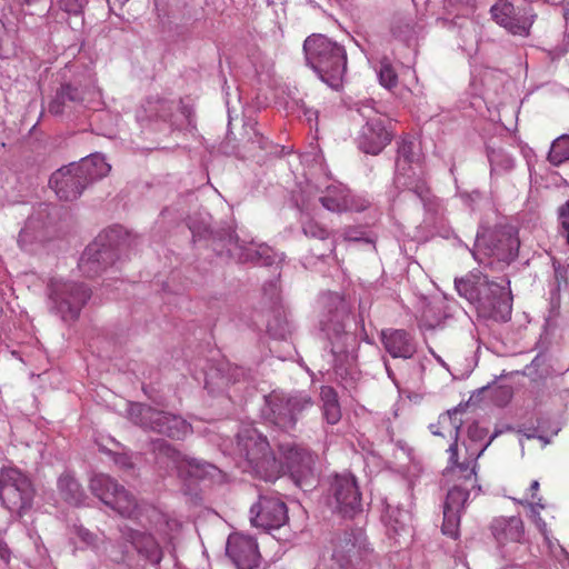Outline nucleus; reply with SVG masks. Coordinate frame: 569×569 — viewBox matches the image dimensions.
Returning <instances> with one entry per match:
<instances>
[{"label": "nucleus", "mask_w": 569, "mask_h": 569, "mask_svg": "<svg viewBox=\"0 0 569 569\" xmlns=\"http://www.w3.org/2000/svg\"><path fill=\"white\" fill-rule=\"evenodd\" d=\"M458 408L439 416L436 423L429 429L433 436H439L449 441L448 466L443 471L447 479L460 481L449 489L443 508L461 512L469 497V490L477 487L476 463L472 461L459 462L458 460V437L461 421L457 419Z\"/></svg>", "instance_id": "obj_1"}, {"label": "nucleus", "mask_w": 569, "mask_h": 569, "mask_svg": "<svg viewBox=\"0 0 569 569\" xmlns=\"http://www.w3.org/2000/svg\"><path fill=\"white\" fill-rule=\"evenodd\" d=\"M455 287L459 296L476 306L481 317L497 321L510 319L512 296L510 281L506 278L491 281L487 274L472 272L465 278L456 279Z\"/></svg>", "instance_id": "obj_2"}, {"label": "nucleus", "mask_w": 569, "mask_h": 569, "mask_svg": "<svg viewBox=\"0 0 569 569\" xmlns=\"http://www.w3.org/2000/svg\"><path fill=\"white\" fill-rule=\"evenodd\" d=\"M307 64L330 88L342 84L347 71L346 49L323 34H311L303 42Z\"/></svg>", "instance_id": "obj_3"}, {"label": "nucleus", "mask_w": 569, "mask_h": 569, "mask_svg": "<svg viewBox=\"0 0 569 569\" xmlns=\"http://www.w3.org/2000/svg\"><path fill=\"white\" fill-rule=\"evenodd\" d=\"M322 307L319 326L323 337L330 342L331 356H348L347 346L355 337L346 330V319L350 307L337 292H326L320 298Z\"/></svg>", "instance_id": "obj_4"}, {"label": "nucleus", "mask_w": 569, "mask_h": 569, "mask_svg": "<svg viewBox=\"0 0 569 569\" xmlns=\"http://www.w3.org/2000/svg\"><path fill=\"white\" fill-rule=\"evenodd\" d=\"M237 450L257 477L266 481H274L279 478L282 465L271 452L267 438L258 430L242 429L237 436Z\"/></svg>", "instance_id": "obj_5"}, {"label": "nucleus", "mask_w": 569, "mask_h": 569, "mask_svg": "<svg viewBox=\"0 0 569 569\" xmlns=\"http://www.w3.org/2000/svg\"><path fill=\"white\" fill-rule=\"evenodd\" d=\"M490 532L499 556L510 566H517L529 555L526 527L520 516L497 517L490 523Z\"/></svg>", "instance_id": "obj_6"}, {"label": "nucleus", "mask_w": 569, "mask_h": 569, "mask_svg": "<svg viewBox=\"0 0 569 569\" xmlns=\"http://www.w3.org/2000/svg\"><path fill=\"white\" fill-rule=\"evenodd\" d=\"M48 306L63 321H74L90 298L89 289L72 280L53 278L48 283Z\"/></svg>", "instance_id": "obj_7"}, {"label": "nucleus", "mask_w": 569, "mask_h": 569, "mask_svg": "<svg viewBox=\"0 0 569 569\" xmlns=\"http://www.w3.org/2000/svg\"><path fill=\"white\" fill-rule=\"evenodd\" d=\"M357 106L365 124L358 132L356 143L362 152L376 156L392 140V131L388 126L390 121L375 108L372 101H362Z\"/></svg>", "instance_id": "obj_8"}, {"label": "nucleus", "mask_w": 569, "mask_h": 569, "mask_svg": "<svg viewBox=\"0 0 569 569\" xmlns=\"http://www.w3.org/2000/svg\"><path fill=\"white\" fill-rule=\"evenodd\" d=\"M120 237V228H110L99 233L80 257V271L87 277H94L111 266L118 258Z\"/></svg>", "instance_id": "obj_9"}, {"label": "nucleus", "mask_w": 569, "mask_h": 569, "mask_svg": "<svg viewBox=\"0 0 569 569\" xmlns=\"http://www.w3.org/2000/svg\"><path fill=\"white\" fill-rule=\"evenodd\" d=\"M89 489L93 496L121 517L137 519L140 516L141 506L136 497L110 476L104 473L92 476L89 480Z\"/></svg>", "instance_id": "obj_10"}, {"label": "nucleus", "mask_w": 569, "mask_h": 569, "mask_svg": "<svg viewBox=\"0 0 569 569\" xmlns=\"http://www.w3.org/2000/svg\"><path fill=\"white\" fill-rule=\"evenodd\" d=\"M519 241L507 231H493L483 234H477L473 258L480 264L491 266L495 258L498 262L508 264L518 254Z\"/></svg>", "instance_id": "obj_11"}, {"label": "nucleus", "mask_w": 569, "mask_h": 569, "mask_svg": "<svg viewBox=\"0 0 569 569\" xmlns=\"http://www.w3.org/2000/svg\"><path fill=\"white\" fill-rule=\"evenodd\" d=\"M130 418L146 429L166 435L173 439H182L191 432V425L178 416L136 403L130 409Z\"/></svg>", "instance_id": "obj_12"}, {"label": "nucleus", "mask_w": 569, "mask_h": 569, "mask_svg": "<svg viewBox=\"0 0 569 569\" xmlns=\"http://www.w3.org/2000/svg\"><path fill=\"white\" fill-rule=\"evenodd\" d=\"M315 188L313 198L331 212H360L370 206V200L366 196L353 193L347 186L338 181L327 179Z\"/></svg>", "instance_id": "obj_13"}, {"label": "nucleus", "mask_w": 569, "mask_h": 569, "mask_svg": "<svg viewBox=\"0 0 569 569\" xmlns=\"http://www.w3.org/2000/svg\"><path fill=\"white\" fill-rule=\"evenodd\" d=\"M267 403L269 420L283 430L293 429L300 415L313 405L307 393L286 395L276 391L268 396Z\"/></svg>", "instance_id": "obj_14"}, {"label": "nucleus", "mask_w": 569, "mask_h": 569, "mask_svg": "<svg viewBox=\"0 0 569 569\" xmlns=\"http://www.w3.org/2000/svg\"><path fill=\"white\" fill-rule=\"evenodd\" d=\"M34 489L28 476L13 467L0 470V500L11 511L30 508Z\"/></svg>", "instance_id": "obj_15"}, {"label": "nucleus", "mask_w": 569, "mask_h": 569, "mask_svg": "<svg viewBox=\"0 0 569 569\" xmlns=\"http://www.w3.org/2000/svg\"><path fill=\"white\" fill-rule=\"evenodd\" d=\"M492 19L508 32L528 36L533 22L532 9L523 0H498L490 9Z\"/></svg>", "instance_id": "obj_16"}, {"label": "nucleus", "mask_w": 569, "mask_h": 569, "mask_svg": "<svg viewBox=\"0 0 569 569\" xmlns=\"http://www.w3.org/2000/svg\"><path fill=\"white\" fill-rule=\"evenodd\" d=\"M330 543L332 550L331 558L340 567H345L348 563H351L352 568L362 562L375 563L372 561V552L366 547L361 530L337 533Z\"/></svg>", "instance_id": "obj_17"}, {"label": "nucleus", "mask_w": 569, "mask_h": 569, "mask_svg": "<svg viewBox=\"0 0 569 569\" xmlns=\"http://www.w3.org/2000/svg\"><path fill=\"white\" fill-rule=\"evenodd\" d=\"M251 515L252 525L266 531L279 529L289 520L287 505L277 496H260Z\"/></svg>", "instance_id": "obj_18"}, {"label": "nucleus", "mask_w": 569, "mask_h": 569, "mask_svg": "<svg viewBox=\"0 0 569 569\" xmlns=\"http://www.w3.org/2000/svg\"><path fill=\"white\" fill-rule=\"evenodd\" d=\"M330 491L336 500L337 511L343 517L352 518L361 510V492L353 475H336Z\"/></svg>", "instance_id": "obj_19"}, {"label": "nucleus", "mask_w": 569, "mask_h": 569, "mask_svg": "<svg viewBox=\"0 0 569 569\" xmlns=\"http://www.w3.org/2000/svg\"><path fill=\"white\" fill-rule=\"evenodd\" d=\"M178 107L176 100L150 96L137 109L136 118L142 126L168 123L172 128L177 126L173 112Z\"/></svg>", "instance_id": "obj_20"}, {"label": "nucleus", "mask_w": 569, "mask_h": 569, "mask_svg": "<svg viewBox=\"0 0 569 569\" xmlns=\"http://www.w3.org/2000/svg\"><path fill=\"white\" fill-rule=\"evenodd\" d=\"M226 553L237 569H256L260 562L256 540L239 532L229 536Z\"/></svg>", "instance_id": "obj_21"}, {"label": "nucleus", "mask_w": 569, "mask_h": 569, "mask_svg": "<svg viewBox=\"0 0 569 569\" xmlns=\"http://www.w3.org/2000/svg\"><path fill=\"white\" fill-rule=\"evenodd\" d=\"M49 183L58 198L64 201L78 199L87 188L86 178L78 172L76 163L58 169L50 177Z\"/></svg>", "instance_id": "obj_22"}, {"label": "nucleus", "mask_w": 569, "mask_h": 569, "mask_svg": "<svg viewBox=\"0 0 569 569\" xmlns=\"http://www.w3.org/2000/svg\"><path fill=\"white\" fill-rule=\"evenodd\" d=\"M284 465L297 483L312 473L316 462V456L308 449L295 443L293 441L283 442L279 446Z\"/></svg>", "instance_id": "obj_23"}, {"label": "nucleus", "mask_w": 569, "mask_h": 569, "mask_svg": "<svg viewBox=\"0 0 569 569\" xmlns=\"http://www.w3.org/2000/svg\"><path fill=\"white\" fill-rule=\"evenodd\" d=\"M157 450L159 461H167L168 465L177 469L180 476L201 477L208 473L209 468H212L211 465L202 463L197 459L183 456L168 443H160Z\"/></svg>", "instance_id": "obj_24"}, {"label": "nucleus", "mask_w": 569, "mask_h": 569, "mask_svg": "<svg viewBox=\"0 0 569 569\" xmlns=\"http://www.w3.org/2000/svg\"><path fill=\"white\" fill-rule=\"evenodd\" d=\"M453 306L446 301V298L436 299L422 311L420 325L426 330H433L442 326L446 319L453 316Z\"/></svg>", "instance_id": "obj_25"}, {"label": "nucleus", "mask_w": 569, "mask_h": 569, "mask_svg": "<svg viewBox=\"0 0 569 569\" xmlns=\"http://www.w3.org/2000/svg\"><path fill=\"white\" fill-rule=\"evenodd\" d=\"M123 536L149 561L158 563L161 560L160 547L151 535L129 529Z\"/></svg>", "instance_id": "obj_26"}, {"label": "nucleus", "mask_w": 569, "mask_h": 569, "mask_svg": "<svg viewBox=\"0 0 569 569\" xmlns=\"http://www.w3.org/2000/svg\"><path fill=\"white\" fill-rule=\"evenodd\" d=\"M382 342L390 356H413L417 352L415 342L403 330L383 331Z\"/></svg>", "instance_id": "obj_27"}, {"label": "nucleus", "mask_w": 569, "mask_h": 569, "mask_svg": "<svg viewBox=\"0 0 569 569\" xmlns=\"http://www.w3.org/2000/svg\"><path fill=\"white\" fill-rule=\"evenodd\" d=\"M78 172L86 178L87 186L106 177L111 167L100 153H92L76 163Z\"/></svg>", "instance_id": "obj_28"}, {"label": "nucleus", "mask_w": 569, "mask_h": 569, "mask_svg": "<svg viewBox=\"0 0 569 569\" xmlns=\"http://www.w3.org/2000/svg\"><path fill=\"white\" fill-rule=\"evenodd\" d=\"M311 191H303L300 208L302 213L301 217V228L303 233L309 238H315L319 240H326L330 236V230L322 226L319 221L310 217L309 208L311 207Z\"/></svg>", "instance_id": "obj_29"}, {"label": "nucleus", "mask_w": 569, "mask_h": 569, "mask_svg": "<svg viewBox=\"0 0 569 569\" xmlns=\"http://www.w3.org/2000/svg\"><path fill=\"white\" fill-rule=\"evenodd\" d=\"M83 101V90L70 83H64L57 91L56 96L49 103V112L52 114H61L68 103Z\"/></svg>", "instance_id": "obj_30"}, {"label": "nucleus", "mask_w": 569, "mask_h": 569, "mask_svg": "<svg viewBox=\"0 0 569 569\" xmlns=\"http://www.w3.org/2000/svg\"><path fill=\"white\" fill-rule=\"evenodd\" d=\"M273 303L274 307L270 311L267 321V331L274 338L283 339L291 332V323L288 319L287 310L281 305H278L276 300Z\"/></svg>", "instance_id": "obj_31"}, {"label": "nucleus", "mask_w": 569, "mask_h": 569, "mask_svg": "<svg viewBox=\"0 0 569 569\" xmlns=\"http://www.w3.org/2000/svg\"><path fill=\"white\" fill-rule=\"evenodd\" d=\"M323 417L330 425H336L341 419V408L337 391L330 386L320 388Z\"/></svg>", "instance_id": "obj_32"}, {"label": "nucleus", "mask_w": 569, "mask_h": 569, "mask_svg": "<svg viewBox=\"0 0 569 569\" xmlns=\"http://www.w3.org/2000/svg\"><path fill=\"white\" fill-rule=\"evenodd\" d=\"M240 259L242 261H256L263 266H278L282 261V254L277 253L266 244H260L257 248L253 246L246 248Z\"/></svg>", "instance_id": "obj_33"}, {"label": "nucleus", "mask_w": 569, "mask_h": 569, "mask_svg": "<svg viewBox=\"0 0 569 569\" xmlns=\"http://www.w3.org/2000/svg\"><path fill=\"white\" fill-rule=\"evenodd\" d=\"M490 176L499 177L509 173L515 168V158L503 149H489Z\"/></svg>", "instance_id": "obj_34"}, {"label": "nucleus", "mask_w": 569, "mask_h": 569, "mask_svg": "<svg viewBox=\"0 0 569 569\" xmlns=\"http://www.w3.org/2000/svg\"><path fill=\"white\" fill-rule=\"evenodd\" d=\"M58 489L61 497L69 503L80 505L84 499L80 483L70 475L59 477Z\"/></svg>", "instance_id": "obj_35"}, {"label": "nucleus", "mask_w": 569, "mask_h": 569, "mask_svg": "<svg viewBox=\"0 0 569 569\" xmlns=\"http://www.w3.org/2000/svg\"><path fill=\"white\" fill-rule=\"evenodd\" d=\"M410 191H412L421 201L425 209L428 211H432L436 208L435 198L430 193V189L427 184V181L423 177H417L415 179H410L407 183Z\"/></svg>", "instance_id": "obj_36"}, {"label": "nucleus", "mask_w": 569, "mask_h": 569, "mask_svg": "<svg viewBox=\"0 0 569 569\" xmlns=\"http://www.w3.org/2000/svg\"><path fill=\"white\" fill-rule=\"evenodd\" d=\"M548 160L553 166H560L569 160V136H561L552 142Z\"/></svg>", "instance_id": "obj_37"}, {"label": "nucleus", "mask_w": 569, "mask_h": 569, "mask_svg": "<svg viewBox=\"0 0 569 569\" xmlns=\"http://www.w3.org/2000/svg\"><path fill=\"white\" fill-rule=\"evenodd\" d=\"M461 512L443 508L442 533L450 538H458Z\"/></svg>", "instance_id": "obj_38"}, {"label": "nucleus", "mask_w": 569, "mask_h": 569, "mask_svg": "<svg viewBox=\"0 0 569 569\" xmlns=\"http://www.w3.org/2000/svg\"><path fill=\"white\" fill-rule=\"evenodd\" d=\"M378 78L381 86L387 89H391L397 86L398 77L392 66L387 61L382 60L378 70Z\"/></svg>", "instance_id": "obj_39"}, {"label": "nucleus", "mask_w": 569, "mask_h": 569, "mask_svg": "<svg viewBox=\"0 0 569 569\" xmlns=\"http://www.w3.org/2000/svg\"><path fill=\"white\" fill-rule=\"evenodd\" d=\"M529 508H530V519L536 525V527L538 528L540 533L543 536V538H546V536H549L548 529H547V523L540 516V511L546 508V505L543 503V499L538 498V500L536 502L529 503Z\"/></svg>", "instance_id": "obj_40"}, {"label": "nucleus", "mask_w": 569, "mask_h": 569, "mask_svg": "<svg viewBox=\"0 0 569 569\" xmlns=\"http://www.w3.org/2000/svg\"><path fill=\"white\" fill-rule=\"evenodd\" d=\"M529 508H530V519L536 525V527L538 528L540 533L543 536V538H546V536H549L548 529H547V523L540 516V511L546 508V505L543 503V499L538 498V500L536 502L529 503Z\"/></svg>", "instance_id": "obj_41"}, {"label": "nucleus", "mask_w": 569, "mask_h": 569, "mask_svg": "<svg viewBox=\"0 0 569 569\" xmlns=\"http://www.w3.org/2000/svg\"><path fill=\"white\" fill-rule=\"evenodd\" d=\"M486 392L498 407H505L512 398V389L509 386H498L486 389Z\"/></svg>", "instance_id": "obj_42"}, {"label": "nucleus", "mask_w": 569, "mask_h": 569, "mask_svg": "<svg viewBox=\"0 0 569 569\" xmlns=\"http://www.w3.org/2000/svg\"><path fill=\"white\" fill-rule=\"evenodd\" d=\"M543 539L549 555L555 558V560L562 567H565L569 562V555L566 549L557 540H552L549 536H546Z\"/></svg>", "instance_id": "obj_43"}, {"label": "nucleus", "mask_w": 569, "mask_h": 569, "mask_svg": "<svg viewBox=\"0 0 569 569\" xmlns=\"http://www.w3.org/2000/svg\"><path fill=\"white\" fill-rule=\"evenodd\" d=\"M33 223H34V218L33 217L29 218L26 227L20 231L19 238H18V243L21 247V249H23L26 251H30V252L33 250L31 248L33 241L38 239V236H36L33 233Z\"/></svg>", "instance_id": "obj_44"}, {"label": "nucleus", "mask_w": 569, "mask_h": 569, "mask_svg": "<svg viewBox=\"0 0 569 569\" xmlns=\"http://www.w3.org/2000/svg\"><path fill=\"white\" fill-rule=\"evenodd\" d=\"M387 517L388 526L392 528L396 533L405 530L406 521L409 519L408 512L399 509H388Z\"/></svg>", "instance_id": "obj_45"}, {"label": "nucleus", "mask_w": 569, "mask_h": 569, "mask_svg": "<svg viewBox=\"0 0 569 569\" xmlns=\"http://www.w3.org/2000/svg\"><path fill=\"white\" fill-rule=\"evenodd\" d=\"M58 3L66 12L78 14L82 11L87 0H58Z\"/></svg>", "instance_id": "obj_46"}, {"label": "nucleus", "mask_w": 569, "mask_h": 569, "mask_svg": "<svg viewBox=\"0 0 569 569\" xmlns=\"http://www.w3.org/2000/svg\"><path fill=\"white\" fill-rule=\"evenodd\" d=\"M540 489V483L538 480H533L530 483V487L528 488L527 492L525 493V497L519 500V503L522 506H528L531 502H536L538 500V491Z\"/></svg>", "instance_id": "obj_47"}, {"label": "nucleus", "mask_w": 569, "mask_h": 569, "mask_svg": "<svg viewBox=\"0 0 569 569\" xmlns=\"http://www.w3.org/2000/svg\"><path fill=\"white\" fill-rule=\"evenodd\" d=\"M559 219L562 227V234L569 243V200L560 208Z\"/></svg>", "instance_id": "obj_48"}, {"label": "nucleus", "mask_w": 569, "mask_h": 569, "mask_svg": "<svg viewBox=\"0 0 569 569\" xmlns=\"http://www.w3.org/2000/svg\"><path fill=\"white\" fill-rule=\"evenodd\" d=\"M413 143L411 141L403 140L398 148V154L408 162L413 161Z\"/></svg>", "instance_id": "obj_49"}, {"label": "nucleus", "mask_w": 569, "mask_h": 569, "mask_svg": "<svg viewBox=\"0 0 569 569\" xmlns=\"http://www.w3.org/2000/svg\"><path fill=\"white\" fill-rule=\"evenodd\" d=\"M116 465L123 471H130L134 468L131 457L126 453H119L114 458Z\"/></svg>", "instance_id": "obj_50"}, {"label": "nucleus", "mask_w": 569, "mask_h": 569, "mask_svg": "<svg viewBox=\"0 0 569 569\" xmlns=\"http://www.w3.org/2000/svg\"><path fill=\"white\" fill-rule=\"evenodd\" d=\"M7 37L4 23L0 20V57L4 58L7 51L4 50V39Z\"/></svg>", "instance_id": "obj_51"}, {"label": "nucleus", "mask_w": 569, "mask_h": 569, "mask_svg": "<svg viewBox=\"0 0 569 569\" xmlns=\"http://www.w3.org/2000/svg\"><path fill=\"white\" fill-rule=\"evenodd\" d=\"M270 291V299L273 301V299L278 300V288L276 282H270L268 287L264 288V293L268 295Z\"/></svg>", "instance_id": "obj_52"}, {"label": "nucleus", "mask_w": 569, "mask_h": 569, "mask_svg": "<svg viewBox=\"0 0 569 569\" xmlns=\"http://www.w3.org/2000/svg\"><path fill=\"white\" fill-rule=\"evenodd\" d=\"M79 535H80L81 539L84 542H87L88 545H92L93 541L96 540V537L89 531L80 530Z\"/></svg>", "instance_id": "obj_53"}, {"label": "nucleus", "mask_w": 569, "mask_h": 569, "mask_svg": "<svg viewBox=\"0 0 569 569\" xmlns=\"http://www.w3.org/2000/svg\"><path fill=\"white\" fill-rule=\"evenodd\" d=\"M10 551L7 547V545L0 539V557L2 559H9Z\"/></svg>", "instance_id": "obj_54"}, {"label": "nucleus", "mask_w": 569, "mask_h": 569, "mask_svg": "<svg viewBox=\"0 0 569 569\" xmlns=\"http://www.w3.org/2000/svg\"><path fill=\"white\" fill-rule=\"evenodd\" d=\"M306 116L308 117V120H311L312 116H317L316 111H307Z\"/></svg>", "instance_id": "obj_55"}, {"label": "nucleus", "mask_w": 569, "mask_h": 569, "mask_svg": "<svg viewBox=\"0 0 569 569\" xmlns=\"http://www.w3.org/2000/svg\"><path fill=\"white\" fill-rule=\"evenodd\" d=\"M476 430H477V426H473V427L469 428V433H470L471 437H473V431H476Z\"/></svg>", "instance_id": "obj_56"}, {"label": "nucleus", "mask_w": 569, "mask_h": 569, "mask_svg": "<svg viewBox=\"0 0 569 569\" xmlns=\"http://www.w3.org/2000/svg\"><path fill=\"white\" fill-rule=\"evenodd\" d=\"M495 437H496V435H493V436L490 438V440L488 441V443L485 446V449H486L489 445H491V441L493 440V438H495Z\"/></svg>", "instance_id": "obj_57"}, {"label": "nucleus", "mask_w": 569, "mask_h": 569, "mask_svg": "<svg viewBox=\"0 0 569 569\" xmlns=\"http://www.w3.org/2000/svg\"><path fill=\"white\" fill-rule=\"evenodd\" d=\"M429 351L432 356H437L433 349L429 348Z\"/></svg>", "instance_id": "obj_58"}, {"label": "nucleus", "mask_w": 569, "mask_h": 569, "mask_svg": "<svg viewBox=\"0 0 569 569\" xmlns=\"http://www.w3.org/2000/svg\"><path fill=\"white\" fill-rule=\"evenodd\" d=\"M558 303H559L558 301H555V302H552V306L558 307Z\"/></svg>", "instance_id": "obj_59"}]
</instances>
